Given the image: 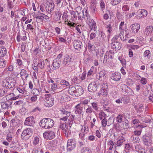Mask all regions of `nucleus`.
Instances as JSON below:
<instances>
[{"label": "nucleus", "instance_id": "obj_1", "mask_svg": "<svg viewBox=\"0 0 153 153\" xmlns=\"http://www.w3.org/2000/svg\"><path fill=\"white\" fill-rule=\"evenodd\" d=\"M54 124V121L51 118H43L41 120L39 123L41 127L46 129L52 128Z\"/></svg>", "mask_w": 153, "mask_h": 153}, {"label": "nucleus", "instance_id": "obj_37", "mask_svg": "<svg viewBox=\"0 0 153 153\" xmlns=\"http://www.w3.org/2000/svg\"><path fill=\"white\" fill-rule=\"evenodd\" d=\"M91 25L90 27L91 30L93 29L95 31V28L96 27V23L94 20L92 19L91 22Z\"/></svg>", "mask_w": 153, "mask_h": 153}, {"label": "nucleus", "instance_id": "obj_53", "mask_svg": "<svg viewBox=\"0 0 153 153\" xmlns=\"http://www.w3.org/2000/svg\"><path fill=\"white\" fill-rule=\"evenodd\" d=\"M7 93L4 88L0 89V96H4Z\"/></svg>", "mask_w": 153, "mask_h": 153}, {"label": "nucleus", "instance_id": "obj_44", "mask_svg": "<svg viewBox=\"0 0 153 153\" xmlns=\"http://www.w3.org/2000/svg\"><path fill=\"white\" fill-rule=\"evenodd\" d=\"M88 48L90 51H95L94 46L92 45L91 43L90 42L88 43Z\"/></svg>", "mask_w": 153, "mask_h": 153}, {"label": "nucleus", "instance_id": "obj_56", "mask_svg": "<svg viewBox=\"0 0 153 153\" xmlns=\"http://www.w3.org/2000/svg\"><path fill=\"white\" fill-rule=\"evenodd\" d=\"M102 120V126L104 127L106 126L107 122L106 119H105V117H104Z\"/></svg>", "mask_w": 153, "mask_h": 153}, {"label": "nucleus", "instance_id": "obj_3", "mask_svg": "<svg viewBox=\"0 0 153 153\" xmlns=\"http://www.w3.org/2000/svg\"><path fill=\"white\" fill-rule=\"evenodd\" d=\"M45 97L44 105L48 107L52 106L54 104V100L52 97L51 95L50 94H46L45 95Z\"/></svg>", "mask_w": 153, "mask_h": 153}, {"label": "nucleus", "instance_id": "obj_49", "mask_svg": "<svg viewBox=\"0 0 153 153\" xmlns=\"http://www.w3.org/2000/svg\"><path fill=\"white\" fill-rule=\"evenodd\" d=\"M114 143L113 141L111 140H110L108 143V145L109 146V150H111L113 147Z\"/></svg>", "mask_w": 153, "mask_h": 153}, {"label": "nucleus", "instance_id": "obj_59", "mask_svg": "<svg viewBox=\"0 0 153 153\" xmlns=\"http://www.w3.org/2000/svg\"><path fill=\"white\" fill-rule=\"evenodd\" d=\"M30 30L32 32H33L34 30V28L32 25L30 24H28L27 26V29Z\"/></svg>", "mask_w": 153, "mask_h": 153}, {"label": "nucleus", "instance_id": "obj_5", "mask_svg": "<svg viewBox=\"0 0 153 153\" xmlns=\"http://www.w3.org/2000/svg\"><path fill=\"white\" fill-rule=\"evenodd\" d=\"M142 140L144 145L149 146L152 143V136L149 134L146 133L142 136Z\"/></svg>", "mask_w": 153, "mask_h": 153}, {"label": "nucleus", "instance_id": "obj_54", "mask_svg": "<svg viewBox=\"0 0 153 153\" xmlns=\"http://www.w3.org/2000/svg\"><path fill=\"white\" fill-rule=\"evenodd\" d=\"M67 128L66 125L65 123L61 124L59 127L60 129H62L63 131L65 130Z\"/></svg>", "mask_w": 153, "mask_h": 153}, {"label": "nucleus", "instance_id": "obj_43", "mask_svg": "<svg viewBox=\"0 0 153 153\" xmlns=\"http://www.w3.org/2000/svg\"><path fill=\"white\" fill-rule=\"evenodd\" d=\"M118 59L120 61V63L122 64V66L123 67L125 66L126 64V62L125 59L120 57H119Z\"/></svg>", "mask_w": 153, "mask_h": 153}, {"label": "nucleus", "instance_id": "obj_22", "mask_svg": "<svg viewBox=\"0 0 153 153\" xmlns=\"http://www.w3.org/2000/svg\"><path fill=\"white\" fill-rule=\"evenodd\" d=\"M121 77L120 73L118 72H115L113 73L111 76V79L114 81L119 80Z\"/></svg>", "mask_w": 153, "mask_h": 153}, {"label": "nucleus", "instance_id": "obj_62", "mask_svg": "<svg viewBox=\"0 0 153 153\" xmlns=\"http://www.w3.org/2000/svg\"><path fill=\"white\" fill-rule=\"evenodd\" d=\"M99 36H101V37L100 39V40H103L105 38V36L104 33L102 32H101L100 34H99Z\"/></svg>", "mask_w": 153, "mask_h": 153}, {"label": "nucleus", "instance_id": "obj_41", "mask_svg": "<svg viewBox=\"0 0 153 153\" xmlns=\"http://www.w3.org/2000/svg\"><path fill=\"white\" fill-rule=\"evenodd\" d=\"M27 73V71L25 70L22 69L21 70L20 74L22 76H25V78L26 79L28 77Z\"/></svg>", "mask_w": 153, "mask_h": 153}, {"label": "nucleus", "instance_id": "obj_13", "mask_svg": "<svg viewBox=\"0 0 153 153\" xmlns=\"http://www.w3.org/2000/svg\"><path fill=\"white\" fill-rule=\"evenodd\" d=\"M45 145L47 148L51 150H53L56 148V143L55 141L52 140L46 143Z\"/></svg>", "mask_w": 153, "mask_h": 153}, {"label": "nucleus", "instance_id": "obj_45", "mask_svg": "<svg viewBox=\"0 0 153 153\" xmlns=\"http://www.w3.org/2000/svg\"><path fill=\"white\" fill-rule=\"evenodd\" d=\"M64 132L67 137H68L71 134V131L69 128H68L64 131Z\"/></svg>", "mask_w": 153, "mask_h": 153}, {"label": "nucleus", "instance_id": "obj_57", "mask_svg": "<svg viewBox=\"0 0 153 153\" xmlns=\"http://www.w3.org/2000/svg\"><path fill=\"white\" fill-rule=\"evenodd\" d=\"M124 22H121L120 24L119 29L120 30H124L125 27L124 26Z\"/></svg>", "mask_w": 153, "mask_h": 153}, {"label": "nucleus", "instance_id": "obj_16", "mask_svg": "<svg viewBox=\"0 0 153 153\" xmlns=\"http://www.w3.org/2000/svg\"><path fill=\"white\" fill-rule=\"evenodd\" d=\"M73 45L76 50H79L82 47V42L79 40H75L73 42Z\"/></svg>", "mask_w": 153, "mask_h": 153}, {"label": "nucleus", "instance_id": "obj_33", "mask_svg": "<svg viewBox=\"0 0 153 153\" xmlns=\"http://www.w3.org/2000/svg\"><path fill=\"white\" fill-rule=\"evenodd\" d=\"M72 81L75 83H77L80 82V76H74Z\"/></svg>", "mask_w": 153, "mask_h": 153}, {"label": "nucleus", "instance_id": "obj_6", "mask_svg": "<svg viewBox=\"0 0 153 153\" xmlns=\"http://www.w3.org/2000/svg\"><path fill=\"white\" fill-rule=\"evenodd\" d=\"M3 87L7 88H10L13 87L15 85V82H13L10 80H4L2 82Z\"/></svg>", "mask_w": 153, "mask_h": 153}, {"label": "nucleus", "instance_id": "obj_10", "mask_svg": "<svg viewBox=\"0 0 153 153\" xmlns=\"http://www.w3.org/2000/svg\"><path fill=\"white\" fill-rule=\"evenodd\" d=\"M55 5L53 2H47L45 5L46 11L49 14H51L54 10Z\"/></svg>", "mask_w": 153, "mask_h": 153}, {"label": "nucleus", "instance_id": "obj_12", "mask_svg": "<svg viewBox=\"0 0 153 153\" xmlns=\"http://www.w3.org/2000/svg\"><path fill=\"white\" fill-rule=\"evenodd\" d=\"M34 118L33 116L29 117L26 118L24 124L25 125L32 126L35 124Z\"/></svg>", "mask_w": 153, "mask_h": 153}, {"label": "nucleus", "instance_id": "obj_55", "mask_svg": "<svg viewBox=\"0 0 153 153\" xmlns=\"http://www.w3.org/2000/svg\"><path fill=\"white\" fill-rule=\"evenodd\" d=\"M125 140L124 139V138L122 139H120L118 140L117 142V146H121L122 143H123V141H125Z\"/></svg>", "mask_w": 153, "mask_h": 153}, {"label": "nucleus", "instance_id": "obj_25", "mask_svg": "<svg viewBox=\"0 0 153 153\" xmlns=\"http://www.w3.org/2000/svg\"><path fill=\"white\" fill-rule=\"evenodd\" d=\"M105 73L104 71H101L98 74V75H97L96 78L98 79L102 80V79H104L105 77Z\"/></svg>", "mask_w": 153, "mask_h": 153}, {"label": "nucleus", "instance_id": "obj_48", "mask_svg": "<svg viewBox=\"0 0 153 153\" xmlns=\"http://www.w3.org/2000/svg\"><path fill=\"white\" fill-rule=\"evenodd\" d=\"M123 118L122 115H119L117 116L116 120L118 123H121L122 121Z\"/></svg>", "mask_w": 153, "mask_h": 153}, {"label": "nucleus", "instance_id": "obj_50", "mask_svg": "<svg viewBox=\"0 0 153 153\" xmlns=\"http://www.w3.org/2000/svg\"><path fill=\"white\" fill-rule=\"evenodd\" d=\"M121 0H112L111 3L113 5H116L118 4L120 1Z\"/></svg>", "mask_w": 153, "mask_h": 153}, {"label": "nucleus", "instance_id": "obj_31", "mask_svg": "<svg viewBox=\"0 0 153 153\" xmlns=\"http://www.w3.org/2000/svg\"><path fill=\"white\" fill-rule=\"evenodd\" d=\"M151 52L149 50H146L143 53L144 57L147 59H149L151 57Z\"/></svg>", "mask_w": 153, "mask_h": 153}, {"label": "nucleus", "instance_id": "obj_23", "mask_svg": "<svg viewBox=\"0 0 153 153\" xmlns=\"http://www.w3.org/2000/svg\"><path fill=\"white\" fill-rule=\"evenodd\" d=\"M153 31V27L152 26H149L146 27L144 33L147 36H148L151 34Z\"/></svg>", "mask_w": 153, "mask_h": 153}, {"label": "nucleus", "instance_id": "obj_47", "mask_svg": "<svg viewBox=\"0 0 153 153\" xmlns=\"http://www.w3.org/2000/svg\"><path fill=\"white\" fill-rule=\"evenodd\" d=\"M101 10L103 11L105 8V4L102 0H101L100 3Z\"/></svg>", "mask_w": 153, "mask_h": 153}, {"label": "nucleus", "instance_id": "obj_58", "mask_svg": "<svg viewBox=\"0 0 153 153\" xmlns=\"http://www.w3.org/2000/svg\"><path fill=\"white\" fill-rule=\"evenodd\" d=\"M23 103V101L22 100H19L18 101H16L14 103V105H21Z\"/></svg>", "mask_w": 153, "mask_h": 153}, {"label": "nucleus", "instance_id": "obj_32", "mask_svg": "<svg viewBox=\"0 0 153 153\" xmlns=\"http://www.w3.org/2000/svg\"><path fill=\"white\" fill-rule=\"evenodd\" d=\"M60 83L61 85H64V87L65 88L70 85V84L68 82L63 79L61 80L60 81Z\"/></svg>", "mask_w": 153, "mask_h": 153}, {"label": "nucleus", "instance_id": "obj_21", "mask_svg": "<svg viewBox=\"0 0 153 153\" xmlns=\"http://www.w3.org/2000/svg\"><path fill=\"white\" fill-rule=\"evenodd\" d=\"M111 47L113 49L119 50L121 48V44L119 42H114L112 43Z\"/></svg>", "mask_w": 153, "mask_h": 153}, {"label": "nucleus", "instance_id": "obj_4", "mask_svg": "<svg viewBox=\"0 0 153 153\" xmlns=\"http://www.w3.org/2000/svg\"><path fill=\"white\" fill-rule=\"evenodd\" d=\"M33 131L30 128L24 129L22 132L21 137L24 140H28L32 134Z\"/></svg>", "mask_w": 153, "mask_h": 153}, {"label": "nucleus", "instance_id": "obj_14", "mask_svg": "<svg viewBox=\"0 0 153 153\" xmlns=\"http://www.w3.org/2000/svg\"><path fill=\"white\" fill-rule=\"evenodd\" d=\"M121 88L123 92L124 91L129 94H132L131 93L132 92V90L126 85L122 84L121 85Z\"/></svg>", "mask_w": 153, "mask_h": 153}, {"label": "nucleus", "instance_id": "obj_19", "mask_svg": "<svg viewBox=\"0 0 153 153\" xmlns=\"http://www.w3.org/2000/svg\"><path fill=\"white\" fill-rule=\"evenodd\" d=\"M72 59L68 54L65 55L64 59L63 64L66 65H68L70 63Z\"/></svg>", "mask_w": 153, "mask_h": 153}, {"label": "nucleus", "instance_id": "obj_30", "mask_svg": "<svg viewBox=\"0 0 153 153\" xmlns=\"http://www.w3.org/2000/svg\"><path fill=\"white\" fill-rule=\"evenodd\" d=\"M96 7V3L95 1H92L90 7L91 11L93 13L95 12V8Z\"/></svg>", "mask_w": 153, "mask_h": 153}, {"label": "nucleus", "instance_id": "obj_27", "mask_svg": "<svg viewBox=\"0 0 153 153\" xmlns=\"http://www.w3.org/2000/svg\"><path fill=\"white\" fill-rule=\"evenodd\" d=\"M60 62V60H57L55 59L53 60L52 65L53 67H59Z\"/></svg>", "mask_w": 153, "mask_h": 153}, {"label": "nucleus", "instance_id": "obj_15", "mask_svg": "<svg viewBox=\"0 0 153 153\" xmlns=\"http://www.w3.org/2000/svg\"><path fill=\"white\" fill-rule=\"evenodd\" d=\"M83 106L81 104H77L74 107L75 113L80 114L83 111Z\"/></svg>", "mask_w": 153, "mask_h": 153}, {"label": "nucleus", "instance_id": "obj_24", "mask_svg": "<svg viewBox=\"0 0 153 153\" xmlns=\"http://www.w3.org/2000/svg\"><path fill=\"white\" fill-rule=\"evenodd\" d=\"M88 91L91 92H94L96 91V84L94 82H91L88 86Z\"/></svg>", "mask_w": 153, "mask_h": 153}, {"label": "nucleus", "instance_id": "obj_34", "mask_svg": "<svg viewBox=\"0 0 153 153\" xmlns=\"http://www.w3.org/2000/svg\"><path fill=\"white\" fill-rule=\"evenodd\" d=\"M14 95V94L13 93H11L9 95H8V96L9 97V96H10L11 97L10 98H9V99L11 100H15L17 99H18V98H19L20 97V95H19L17 96H16L15 97H14L13 96Z\"/></svg>", "mask_w": 153, "mask_h": 153}, {"label": "nucleus", "instance_id": "obj_52", "mask_svg": "<svg viewBox=\"0 0 153 153\" xmlns=\"http://www.w3.org/2000/svg\"><path fill=\"white\" fill-rule=\"evenodd\" d=\"M100 94L104 96L106 95L107 94V89H105V91L104 88H101Z\"/></svg>", "mask_w": 153, "mask_h": 153}, {"label": "nucleus", "instance_id": "obj_51", "mask_svg": "<svg viewBox=\"0 0 153 153\" xmlns=\"http://www.w3.org/2000/svg\"><path fill=\"white\" fill-rule=\"evenodd\" d=\"M128 121L126 120V121L123 122V128H124L127 129L129 127V124L128 123Z\"/></svg>", "mask_w": 153, "mask_h": 153}, {"label": "nucleus", "instance_id": "obj_36", "mask_svg": "<svg viewBox=\"0 0 153 153\" xmlns=\"http://www.w3.org/2000/svg\"><path fill=\"white\" fill-rule=\"evenodd\" d=\"M81 153H91V151L89 148L84 147L81 150Z\"/></svg>", "mask_w": 153, "mask_h": 153}, {"label": "nucleus", "instance_id": "obj_26", "mask_svg": "<svg viewBox=\"0 0 153 153\" xmlns=\"http://www.w3.org/2000/svg\"><path fill=\"white\" fill-rule=\"evenodd\" d=\"M76 91V87H70L68 90V93L72 95L75 96V92Z\"/></svg>", "mask_w": 153, "mask_h": 153}, {"label": "nucleus", "instance_id": "obj_39", "mask_svg": "<svg viewBox=\"0 0 153 153\" xmlns=\"http://www.w3.org/2000/svg\"><path fill=\"white\" fill-rule=\"evenodd\" d=\"M17 90L19 92V93L22 94H26V90L24 88H18L17 89Z\"/></svg>", "mask_w": 153, "mask_h": 153}, {"label": "nucleus", "instance_id": "obj_60", "mask_svg": "<svg viewBox=\"0 0 153 153\" xmlns=\"http://www.w3.org/2000/svg\"><path fill=\"white\" fill-rule=\"evenodd\" d=\"M132 139L134 143H138L139 142L140 139L138 137L133 136Z\"/></svg>", "mask_w": 153, "mask_h": 153}, {"label": "nucleus", "instance_id": "obj_40", "mask_svg": "<svg viewBox=\"0 0 153 153\" xmlns=\"http://www.w3.org/2000/svg\"><path fill=\"white\" fill-rule=\"evenodd\" d=\"M10 123L11 124V125L13 127L18 126L17 120L15 119H12L10 121Z\"/></svg>", "mask_w": 153, "mask_h": 153}, {"label": "nucleus", "instance_id": "obj_29", "mask_svg": "<svg viewBox=\"0 0 153 153\" xmlns=\"http://www.w3.org/2000/svg\"><path fill=\"white\" fill-rule=\"evenodd\" d=\"M6 49L4 48H0V57H3L6 54Z\"/></svg>", "mask_w": 153, "mask_h": 153}, {"label": "nucleus", "instance_id": "obj_11", "mask_svg": "<svg viewBox=\"0 0 153 153\" xmlns=\"http://www.w3.org/2000/svg\"><path fill=\"white\" fill-rule=\"evenodd\" d=\"M147 11L145 9H139L137 12V17L138 19L142 18L146 16Z\"/></svg>", "mask_w": 153, "mask_h": 153}, {"label": "nucleus", "instance_id": "obj_18", "mask_svg": "<svg viewBox=\"0 0 153 153\" xmlns=\"http://www.w3.org/2000/svg\"><path fill=\"white\" fill-rule=\"evenodd\" d=\"M131 27V31L132 33H137L140 28V25L137 24H132Z\"/></svg>", "mask_w": 153, "mask_h": 153}, {"label": "nucleus", "instance_id": "obj_46", "mask_svg": "<svg viewBox=\"0 0 153 153\" xmlns=\"http://www.w3.org/2000/svg\"><path fill=\"white\" fill-rule=\"evenodd\" d=\"M32 153H43V151L39 148L34 149L33 150Z\"/></svg>", "mask_w": 153, "mask_h": 153}, {"label": "nucleus", "instance_id": "obj_61", "mask_svg": "<svg viewBox=\"0 0 153 153\" xmlns=\"http://www.w3.org/2000/svg\"><path fill=\"white\" fill-rule=\"evenodd\" d=\"M40 8L41 11L43 12H45V6L44 4H41L40 6Z\"/></svg>", "mask_w": 153, "mask_h": 153}, {"label": "nucleus", "instance_id": "obj_20", "mask_svg": "<svg viewBox=\"0 0 153 153\" xmlns=\"http://www.w3.org/2000/svg\"><path fill=\"white\" fill-rule=\"evenodd\" d=\"M83 91L81 87L79 86H76L75 96H79L83 94Z\"/></svg>", "mask_w": 153, "mask_h": 153}, {"label": "nucleus", "instance_id": "obj_2", "mask_svg": "<svg viewBox=\"0 0 153 153\" xmlns=\"http://www.w3.org/2000/svg\"><path fill=\"white\" fill-rule=\"evenodd\" d=\"M88 128L87 126L85 125L81 126V130L79 133V138L81 139L82 141H79V145L80 146H83L85 140V134L88 133Z\"/></svg>", "mask_w": 153, "mask_h": 153}, {"label": "nucleus", "instance_id": "obj_8", "mask_svg": "<svg viewBox=\"0 0 153 153\" xmlns=\"http://www.w3.org/2000/svg\"><path fill=\"white\" fill-rule=\"evenodd\" d=\"M76 146V143L74 139H69L68 140L67 148L68 151H71L74 149Z\"/></svg>", "mask_w": 153, "mask_h": 153}, {"label": "nucleus", "instance_id": "obj_38", "mask_svg": "<svg viewBox=\"0 0 153 153\" xmlns=\"http://www.w3.org/2000/svg\"><path fill=\"white\" fill-rule=\"evenodd\" d=\"M124 32V31L123 30H121L119 33V36L120 39L123 41L126 40V37H125L123 35Z\"/></svg>", "mask_w": 153, "mask_h": 153}, {"label": "nucleus", "instance_id": "obj_17", "mask_svg": "<svg viewBox=\"0 0 153 153\" xmlns=\"http://www.w3.org/2000/svg\"><path fill=\"white\" fill-rule=\"evenodd\" d=\"M59 99L61 101L65 102L68 101L69 99L67 95L65 93H62V91L59 92Z\"/></svg>", "mask_w": 153, "mask_h": 153}, {"label": "nucleus", "instance_id": "obj_64", "mask_svg": "<svg viewBox=\"0 0 153 153\" xmlns=\"http://www.w3.org/2000/svg\"><path fill=\"white\" fill-rule=\"evenodd\" d=\"M122 10L123 11H127L129 10V7L127 5H124L122 7Z\"/></svg>", "mask_w": 153, "mask_h": 153}, {"label": "nucleus", "instance_id": "obj_28", "mask_svg": "<svg viewBox=\"0 0 153 153\" xmlns=\"http://www.w3.org/2000/svg\"><path fill=\"white\" fill-rule=\"evenodd\" d=\"M40 138L39 136H34L33 138V143L34 146H36L39 143Z\"/></svg>", "mask_w": 153, "mask_h": 153}, {"label": "nucleus", "instance_id": "obj_63", "mask_svg": "<svg viewBox=\"0 0 153 153\" xmlns=\"http://www.w3.org/2000/svg\"><path fill=\"white\" fill-rule=\"evenodd\" d=\"M6 62L4 60H0V67L1 66L5 67L6 65Z\"/></svg>", "mask_w": 153, "mask_h": 153}, {"label": "nucleus", "instance_id": "obj_42", "mask_svg": "<svg viewBox=\"0 0 153 153\" xmlns=\"http://www.w3.org/2000/svg\"><path fill=\"white\" fill-rule=\"evenodd\" d=\"M38 99L36 96H32L30 98V101L32 103L35 102H36Z\"/></svg>", "mask_w": 153, "mask_h": 153}, {"label": "nucleus", "instance_id": "obj_7", "mask_svg": "<svg viewBox=\"0 0 153 153\" xmlns=\"http://www.w3.org/2000/svg\"><path fill=\"white\" fill-rule=\"evenodd\" d=\"M60 112V115H62L60 117V120L64 121H67L68 119V117L70 115V113L64 109L61 110Z\"/></svg>", "mask_w": 153, "mask_h": 153}, {"label": "nucleus", "instance_id": "obj_35", "mask_svg": "<svg viewBox=\"0 0 153 153\" xmlns=\"http://www.w3.org/2000/svg\"><path fill=\"white\" fill-rule=\"evenodd\" d=\"M31 93L34 96H38L40 94L39 91L38 89L34 88L31 91Z\"/></svg>", "mask_w": 153, "mask_h": 153}, {"label": "nucleus", "instance_id": "obj_9", "mask_svg": "<svg viewBox=\"0 0 153 153\" xmlns=\"http://www.w3.org/2000/svg\"><path fill=\"white\" fill-rule=\"evenodd\" d=\"M44 138L46 140H51L55 136V133L52 131H48L44 132L43 134Z\"/></svg>", "mask_w": 153, "mask_h": 153}]
</instances>
